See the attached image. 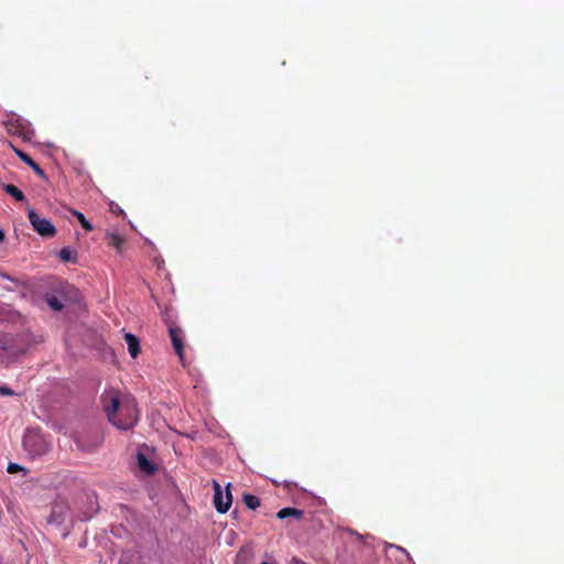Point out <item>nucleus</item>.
Segmentation results:
<instances>
[{
	"label": "nucleus",
	"mask_w": 564,
	"mask_h": 564,
	"mask_svg": "<svg viewBox=\"0 0 564 564\" xmlns=\"http://www.w3.org/2000/svg\"><path fill=\"white\" fill-rule=\"evenodd\" d=\"M23 447L32 458H35L47 454L51 451V443L37 429H29L23 436Z\"/></svg>",
	"instance_id": "1"
},
{
	"label": "nucleus",
	"mask_w": 564,
	"mask_h": 564,
	"mask_svg": "<svg viewBox=\"0 0 564 564\" xmlns=\"http://www.w3.org/2000/svg\"><path fill=\"white\" fill-rule=\"evenodd\" d=\"M139 420V412L137 404L133 400L124 399L123 405L116 414L115 420L111 424L118 430L127 431L132 429Z\"/></svg>",
	"instance_id": "2"
},
{
	"label": "nucleus",
	"mask_w": 564,
	"mask_h": 564,
	"mask_svg": "<svg viewBox=\"0 0 564 564\" xmlns=\"http://www.w3.org/2000/svg\"><path fill=\"white\" fill-rule=\"evenodd\" d=\"M28 218L33 229L42 237H54L56 229L54 225L46 218H42L34 208L28 209Z\"/></svg>",
	"instance_id": "3"
},
{
	"label": "nucleus",
	"mask_w": 564,
	"mask_h": 564,
	"mask_svg": "<svg viewBox=\"0 0 564 564\" xmlns=\"http://www.w3.org/2000/svg\"><path fill=\"white\" fill-rule=\"evenodd\" d=\"M101 402L108 420L111 423V421L115 420L116 414H118V411L123 405V400L120 399L118 391L109 390L102 394Z\"/></svg>",
	"instance_id": "4"
},
{
	"label": "nucleus",
	"mask_w": 564,
	"mask_h": 564,
	"mask_svg": "<svg viewBox=\"0 0 564 564\" xmlns=\"http://www.w3.org/2000/svg\"><path fill=\"white\" fill-rule=\"evenodd\" d=\"M214 506L219 513H226L232 502L229 485L227 486L226 495L223 494L220 485L216 481H214Z\"/></svg>",
	"instance_id": "5"
},
{
	"label": "nucleus",
	"mask_w": 564,
	"mask_h": 564,
	"mask_svg": "<svg viewBox=\"0 0 564 564\" xmlns=\"http://www.w3.org/2000/svg\"><path fill=\"white\" fill-rule=\"evenodd\" d=\"M169 335L173 345V348L182 360L184 357V334L183 330L175 324L169 325Z\"/></svg>",
	"instance_id": "6"
},
{
	"label": "nucleus",
	"mask_w": 564,
	"mask_h": 564,
	"mask_svg": "<svg viewBox=\"0 0 564 564\" xmlns=\"http://www.w3.org/2000/svg\"><path fill=\"white\" fill-rule=\"evenodd\" d=\"M0 349L4 351L8 357L11 358H15L24 354V350L15 348L12 343V339L7 336L0 338Z\"/></svg>",
	"instance_id": "7"
},
{
	"label": "nucleus",
	"mask_w": 564,
	"mask_h": 564,
	"mask_svg": "<svg viewBox=\"0 0 564 564\" xmlns=\"http://www.w3.org/2000/svg\"><path fill=\"white\" fill-rule=\"evenodd\" d=\"M14 151L17 155L21 159V161L29 165L36 175L45 177L43 169L29 154L19 149H14Z\"/></svg>",
	"instance_id": "8"
},
{
	"label": "nucleus",
	"mask_w": 564,
	"mask_h": 564,
	"mask_svg": "<svg viewBox=\"0 0 564 564\" xmlns=\"http://www.w3.org/2000/svg\"><path fill=\"white\" fill-rule=\"evenodd\" d=\"M106 239H107L108 246L115 248L117 250V252L121 253L122 246L126 242V239L123 236H121L118 232H108L106 235Z\"/></svg>",
	"instance_id": "9"
},
{
	"label": "nucleus",
	"mask_w": 564,
	"mask_h": 564,
	"mask_svg": "<svg viewBox=\"0 0 564 564\" xmlns=\"http://www.w3.org/2000/svg\"><path fill=\"white\" fill-rule=\"evenodd\" d=\"M124 340L128 345L129 354L132 358H135L140 354V343L138 337L131 333H126Z\"/></svg>",
	"instance_id": "10"
},
{
	"label": "nucleus",
	"mask_w": 564,
	"mask_h": 564,
	"mask_svg": "<svg viewBox=\"0 0 564 564\" xmlns=\"http://www.w3.org/2000/svg\"><path fill=\"white\" fill-rule=\"evenodd\" d=\"M303 514H304L303 510L288 507V508L281 509L276 513V517L279 519H285V518L292 517V518H295V519L300 520V519H302Z\"/></svg>",
	"instance_id": "11"
},
{
	"label": "nucleus",
	"mask_w": 564,
	"mask_h": 564,
	"mask_svg": "<svg viewBox=\"0 0 564 564\" xmlns=\"http://www.w3.org/2000/svg\"><path fill=\"white\" fill-rule=\"evenodd\" d=\"M137 463L140 470L147 474H153L155 471L154 465L143 454H138Z\"/></svg>",
	"instance_id": "12"
},
{
	"label": "nucleus",
	"mask_w": 564,
	"mask_h": 564,
	"mask_svg": "<svg viewBox=\"0 0 564 564\" xmlns=\"http://www.w3.org/2000/svg\"><path fill=\"white\" fill-rule=\"evenodd\" d=\"M3 191L9 194L10 196H12L15 200L18 202H23L25 200V196L23 194V192L21 189H19L15 185L13 184H6L3 185Z\"/></svg>",
	"instance_id": "13"
},
{
	"label": "nucleus",
	"mask_w": 564,
	"mask_h": 564,
	"mask_svg": "<svg viewBox=\"0 0 564 564\" xmlns=\"http://www.w3.org/2000/svg\"><path fill=\"white\" fill-rule=\"evenodd\" d=\"M242 499L249 509L254 510L260 506V499L254 495L245 494Z\"/></svg>",
	"instance_id": "14"
},
{
	"label": "nucleus",
	"mask_w": 564,
	"mask_h": 564,
	"mask_svg": "<svg viewBox=\"0 0 564 564\" xmlns=\"http://www.w3.org/2000/svg\"><path fill=\"white\" fill-rule=\"evenodd\" d=\"M73 215L77 218V220L80 223L82 227L85 230H87V231L93 230V225L86 219L84 214H82L80 212H77V210H73Z\"/></svg>",
	"instance_id": "15"
},
{
	"label": "nucleus",
	"mask_w": 564,
	"mask_h": 564,
	"mask_svg": "<svg viewBox=\"0 0 564 564\" xmlns=\"http://www.w3.org/2000/svg\"><path fill=\"white\" fill-rule=\"evenodd\" d=\"M47 305L54 311H61L63 308V303L56 296L46 297Z\"/></svg>",
	"instance_id": "16"
},
{
	"label": "nucleus",
	"mask_w": 564,
	"mask_h": 564,
	"mask_svg": "<svg viewBox=\"0 0 564 564\" xmlns=\"http://www.w3.org/2000/svg\"><path fill=\"white\" fill-rule=\"evenodd\" d=\"M59 258L64 262H73L76 259L69 248H62L59 251Z\"/></svg>",
	"instance_id": "17"
},
{
	"label": "nucleus",
	"mask_w": 564,
	"mask_h": 564,
	"mask_svg": "<svg viewBox=\"0 0 564 564\" xmlns=\"http://www.w3.org/2000/svg\"><path fill=\"white\" fill-rule=\"evenodd\" d=\"M22 469L23 468L20 465L15 464V463H10L8 465V468H7L9 474H15V473H18L19 470H22Z\"/></svg>",
	"instance_id": "18"
},
{
	"label": "nucleus",
	"mask_w": 564,
	"mask_h": 564,
	"mask_svg": "<svg viewBox=\"0 0 564 564\" xmlns=\"http://www.w3.org/2000/svg\"><path fill=\"white\" fill-rule=\"evenodd\" d=\"M0 394L1 395H6V397H9V395H13L14 392L13 390H11L9 387L7 386H0Z\"/></svg>",
	"instance_id": "19"
},
{
	"label": "nucleus",
	"mask_w": 564,
	"mask_h": 564,
	"mask_svg": "<svg viewBox=\"0 0 564 564\" xmlns=\"http://www.w3.org/2000/svg\"><path fill=\"white\" fill-rule=\"evenodd\" d=\"M61 516H62L61 513H57V511H56V507H55V508L53 509V511H52L51 518L53 519V521H59V517H61Z\"/></svg>",
	"instance_id": "20"
},
{
	"label": "nucleus",
	"mask_w": 564,
	"mask_h": 564,
	"mask_svg": "<svg viewBox=\"0 0 564 564\" xmlns=\"http://www.w3.org/2000/svg\"><path fill=\"white\" fill-rule=\"evenodd\" d=\"M289 564H306L305 562H303L302 560L300 558H296V557H292V560L290 561Z\"/></svg>",
	"instance_id": "21"
},
{
	"label": "nucleus",
	"mask_w": 564,
	"mask_h": 564,
	"mask_svg": "<svg viewBox=\"0 0 564 564\" xmlns=\"http://www.w3.org/2000/svg\"><path fill=\"white\" fill-rule=\"evenodd\" d=\"M4 239V232L2 229H0V241H2Z\"/></svg>",
	"instance_id": "22"
}]
</instances>
